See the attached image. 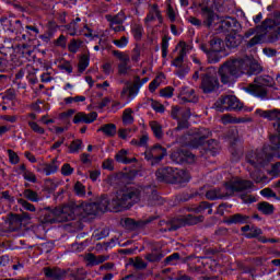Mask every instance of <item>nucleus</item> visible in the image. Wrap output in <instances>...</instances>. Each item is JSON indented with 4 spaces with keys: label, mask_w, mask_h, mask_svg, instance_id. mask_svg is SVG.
<instances>
[{
    "label": "nucleus",
    "mask_w": 280,
    "mask_h": 280,
    "mask_svg": "<svg viewBox=\"0 0 280 280\" xmlns=\"http://www.w3.org/2000/svg\"><path fill=\"white\" fill-rule=\"evenodd\" d=\"M82 148H84V144L81 139H75L70 143V145H68L70 154L80 153V150H82Z\"/></svg>",
    "instance_id": "nucleus-39"
},
{
    "label": "nucleus",
    "mask_w": 280,
    "mask_h": 280,
    "mask_svg": "<svg viewBox=\"0 0 280 280\" xmlns=\"http://www.w3.org/2000/svg\"><path fill=\"white\" fill-rule=\"evenodd\" d=\"M185 221L188 224L194 225V224H198V222H202V217H195L192 214H188L186 215Z\"/></svg>",
    "instance_id": "nucleus-63"
},
{
    "label": "nucleus",
    "mask_w": 280,
    "mask_h": 280,
    "mask_svg": "<svg viewBox=\"0 0 280 280\" xmlns=\"http://www.w3.org/2000/svg\"><path fill=\"white\" fill-rule=\"evenodd\" d=\"M221 27L224 30V32L234 33L242 30V24H240L235 18H225L223 21H221Z\"/></svg>",
    "instance_id": "nucleus-22"
},
{
    "label": "nucleus",
    "mask_w": 280,
    "mask_h": 280,
    "mask_svg": "<svg viewBox=\"0 0 280 280\" xmlns=\"http://www.w3.org/2000/svg\"><path fill=\"white\" fill-rule=\"evenodd\" d=\"M160 226H162V233H167V231H178V229L183 226V222H180V220H173L170 222L161 221Z\"/></svg>",
    "instance_id": "nucleus-27"
},
{
    "label": "nucleus",
    "mask_w": 280,
    "mask_h": 280,
    "mask_svg": "<svg viewBox=\"0 0 280 280\" xmlns=\"http://www.w3.org/2000/svg\"><path fill=\"white\" fill-rule=\"evenodd\" d=\"M254 185L253 182L248 179H242L240 177H233L228 183L224 184L221 188H217L219 191L220 200L231 198L233 194H238L240 191H250Z\"/></svg>",
    "instance_id": "nucleus-7"
},
{
    "label": "nucleus",
    "mask_w": 280,
    "mask_h": 280,
    "mask_svg": "<svg viewBox=\"0 0 280 280\" xmlns=\"http://www.w3.org/2000/svg\"><path fill=\"white\" fill-rule=\"evenodd\" d=\"M165 156H167V149L163 148L161 144H155L144 152V159L151 161V165L161 163Z\"/></svg>",
    "instance_id": "nucleus-16"
},
{
    "label": "nucleus",
    "mask_w": 280,
    "mask_h": 280,
    "mask_svg": "<svg viewBox=\"0 0 280 280\" xmlns=\"http://www.w3.org/2000/svg\"><path fill=\"white\" fill-rule=\"evenodd\" d=\"M113 56L119 60L118 75H129L130 71H132V66H130V56L120 50H114Z\"/></svg>",
    "instance_id": "nucleus-17"
},
{
    "label": "nucleus",
    "mask_w": 280,
    "mask_h": 280,
    "mask_svg": "<svg viewBox=\"0 0 280 280\" xmlns=\"http://www.w3.org/2000/svg\"><path fill=\"white\" fill-rule=\"evenodd\" d=\"M172 159H174L176 163H194L196 161V155H194L191 151L179 150L172 154Z\"/></svg>",
    "instance_id": "nucleus-20"
},
{
    "label": "nucleus",
    "mask_w": 280,
    "mask_h": 280,
    "mask_svg": "<svg viewBox=\"0 0 280 280\" xmlns=\"http://www.w3.org/2000/svg\"><path fill=\"white\" fill-rule=\"evenodd\" d=\"M199 78L201 80L200 89L206 95L215 93L220 89V79H218L215 69L199 67L192 74V80H198Z\"/></svg>",
    "instance_id": "nucleus-5"
},
{
    "label": "nucleus",
    "mask_w": 280,
    "mask_h": 280,
    "mask_svg": "<svg viewBox=\"0 0 280 280\" xmlns=\"http://www.w3.org/2000/svg\"><path fill=\"white\" fill-rule=\"evenodd\" d=\"M264 234V231H261V229L257 228V226H252L249 230V233L246 234V237L248 240H253V238H257L259 240V237H262L261 235Z\"/></svg>",
    "instance_id": "nucleus-47"
},
{
    "label": "nucleus",
    "mask_w": 280,
    "mask_h": 280,
    "mask_svg": "<svg viewBox=\"0 0 280 280\" xmlns=\"http://www.w3.org/2000/svg\"><path fill=\"white\" fill-rule=\"evenodd\" d=\"M210 51H224V40L220 37H213L210 40Z\"/></svg>",
    "instance_id": "nucleus-37"
},
{
    "label": "nucleus",
    "mask_w": 280,
    "mask_h": 280,
    "mask_svg": "<svg viewBox=\"0 0 280 280\" xmlns=\"http://www.w3.org/2000/svg\"><path fill=\"white\" fill-rule=\"evenodd\" d=\"M80 47H82V40L72 39L68 46V49L71 51V54H75Z\"/></svg>",
    "instance_id": "nucleus-57"
},
{
    "label": "nucleus",
    "mask_w": 280,
    "mask_h": 280,
    "mask_svg": "<svg viewBox=\"0 0 280 280\" xmlns=\"http://www.w3.org/2000/svg\"><path fill=\"white\" fill-rule=\"evenodd\" d=\"M97 119V113L93 112L90 114L78 113L73 118V124H93Z\"/></svg>",
    "instance_id": "nucleus-24"
},
{
    "label": "nucleus",
    "mask_w": 280,
    "mask_h": 280,
    "mask_svg": "<svg viewBox=\"0 0 280 280\" xmlns=\"http://www.w3.org/2000/svg\"><path fill=\"white\" fill-rule=\"evenodd\" d=\"M209 135H211L209 130L201 129L199 133L190 140L192 148H199V145H202V143H205V141L208 139Z\"/></svg>",
    "instance_id": "nucleus-29"
},
{
    "label": "nucleus",
    "mask_w": 280,
    "mask_h": 280,
    "mask_svg": "<svg viewBox=\"0 0 280 280\" xmlns=\"http://www.w3.org/2000/svg\"><path fill=\"white\" fill-rule=\"evenodd\" d=\"M150 128H151L154 137H156V139H163V126H161V124H159V121L152 120L150 122Z\"/></svg>",
    "instance_id": "nucleus-38"
},
{
    "label": "nucleus",
    "mask_w": 280,
    "mask_h": 280,
    "mask_svg": "<svg viewBox=\"0 0 280 280\" xmlns=\"http://www.w3.org/2000/svg\"><path fill=\"white\" fill-rule=\"evenodd\" d=\"M158 180L160 183H171L172 185H177L180 183H189V173L183 170L174 167H162L155 173Z\"/></svg>",
    "instance_id": "nucleus-8"
},
{
    "label": "nucleus",
    "mask_w": 280,
    "mask_h": 280,
    "mask_svg": "<svg viewBox=\"0 0 280 280\" xmlns=\"http://www.w3.org/2000/svg\"><path fill=\"white\" fill-rule=\"evenodd\" d=\"M166 16L170 21V23H178L180 21L178 11L172 7V4H167L166 7Z\"/></svg>",
    "instance_id": "nucleus-35"
},
{
    "label": "nucleus",
    "mask_w": 280,
    "mask_h": 280,
    "mask_svg": "<svg viewBox=\"0 0 280 280\" xmlns=\"http://www.w3.org/2000/svg\"><path fill=\"white\" fill-rule=\"evenodd\" d=\"M206 198L208 200H220V192L218 188L210 189L206 192Z\"/></svg>",
    "instance_id": "nucleus-56"
},
{
    "label": "nucleus",
    "mask_w": 280,
    "mask_h": 280,
    "mask_svg": "<svg viewBox=\"0 0 280 280\" xmlns=\"http://www.w3.org/2000/svg\"><path fill=\"white\" fill-rule=\"evenodd\" d=\"M81 209L83 210V213H85L86 215H97V213H100L97 210V205L95 202H83L81 203Z\"/></svg>",
    "instance_id": "nucleus-36"
},
{
    "label": "nucleus",
    "mask_w": 280,
    "mask_h": 280,
    "mask_svg": "<svg viewBox=\"0 0 280 280\" xmlns=\"http://www.w3.org/2000/svg\"><path fill=\"white\" fill-rule=\"evenodd\" d=\"M18 205H20L24 211H31L32 213L36 211V207L23 198L18 199Z\"/></svg>",
    "instance_id": "nucleus-46"
},
{
    "label": "nucleus",
    "mask_w": 280,
    "mask_h": 280,
    "mask_svg": "<svg viewBox=\"0 0 280 280\" xmlns=\"http://www.w3.org/2000/svg\"><path fill=\"white\" fill-rule=\"evenodd\" d=\"M7 152L9 154V161L12 165H16L19 161H21L19 154H16V152H14L12 149L7 150Z\"/></svg>",
    "instance_id": "nucleus-59"
},
{
    "label": "nucleus",
    "mask_w": 280,
    "mask_h": 280,
    "mask_svg": "<svg viewBox=\"0 0 280 280\" xmlns=\"http://www.w3.org/2000/svg\"><path fill=\"white\" fill-rule=\"evenodd\" d=\"M244 37L242 35L237 34V32L230 33L225 37V45L226 47H230V49H235V47H240L242 45V40Z\"/></svg>",
    "instance_id": "nucleus-26"
},
{
    "label": "nucleus",
    "mask_w": 280,
    "mask_h": 280,
    "mask_svg": "<svg viewBox=\"0 0 280 280\" xmlns=\"http://www.w3.org/2000/svg\"><path fill=\"white\" fill-rule=\"evenodd\" d=\"M214 107L218 113H224L225 110H234L237 113L244 108V103H241L240 98L235 95H225L218 98L214 103Z\"/></svg>",
    "instance_id": "nucleus-15"
},
{
    "label": "nucleus",
    "mask_w": 280,
    "mask_h": 280,
    "mask_svg": "<svg viewBox=\"0 0 280 280\" xmlns=\"http://www.w3.org/2000/svg\"><path fill=\"white\" fill-rule=\"evenodd\" d=\"M178 259H180V254L174 253V254H172L171 256L166 257V258L164 259V262H165L167 266H176V261H178Z\"/></svg>",
    "instance_id": "nucleus-55"
},
{
    "label": "nucleus",
    "mask_w": 280,
    "mask_h": 280,
    "mask_svg": "<svg viewBox=\"0 0 280 280\" xmlns=\"http://www.w3.org/2000/svg\"><path fill=\"white\" fill-rule=\"evenodd\" d=\"M270 161H272V154L270 153V147L268 145H265L260 150L249 151L246 154V162L256 170L255 172L249 173L250 178L256 183H264V176L259 173V170L266 167Z\"/></svg>",
    "instance_id": "nucleus-3"
},
{
    "label": "nucleus",
    "mask_w": 280,
    "mask_h": 280,
    "mask_svg": "<svg viewBox=\"0 0 280 280\" xmlns=\"http://www.w3.org/2000/svg\"><path fill=\"white\" fill-rule=\"evenodd\" d=\"M115 160L117 161V163H122L124 165H130V163H137V159L136 158H128V150L126 149H121L120 151H118L115 155Z\"/></svg>",
    "instance_id": "nucleus-30"
},
{
    "label": "nucleus",
    "mask_w": 280,
    "mask_h": 280,
    "mask_svg": "<svg viewBox=\"0 0 280 280\" xmlns=\"http://www.w3.org/2000/svg\"><path fill=\"white\" fill-rule=\"evenodd\" d=\"M28 126L33 132L37 135H45V129L40 127L36 121H28Z\"/></svg>",
    "instance_id": "nucleus-58"
},
{
    "label": "nucleus",
    "mask_w": 280,
    "mask_h": 280,
    "mask_svg": "<svg viewBox=\"0 0 280 280\" xmlns=\"http://www.w3.org/2000/svg\"><path fill=\"white\" fill-rule=\"evenodd\" d=\"M89 62H91V57L88 54L81 56L79 60V72L84 73L89 67Z\"/></svg>",
    "instance_id": "nucleus-43"
},
{
    "label": "nucleus",
    "mask_w": 280,
    "mask_h": 280,
    "mask_svg": "<svg viewBox=\"0 0 280 280\" xmlns=\"http://www.w3.org/2000/svg\"><path fill=\"white\" fill-rule=\"evenodd\" d=\"M132 108H126L122 113V121L126 126L132 124L135 121V117H132Z\"/></svg>",
    "instance_id": "nucleus-49"
},
{
    "label": "nucleus",
    "mask_w": 280,
    "mask_h": 280,
    "mask_svg": "<svg viewBox=\"0 0 280 280\" xmlns=\"http://www.w3.org/2000/svg\"><path fill=\"white\" fill-rule=\"evenodd\" d=\"M230 152L232 154V161H240V159H242V154H244L242 149H236L233 144L230 148Z\"/></svg>",
    "instance_id": "nucleus-53"
},
{
    "label": "nucleus",
    "mask_w": 280,
    "mask_h": 280,
    "mask_svg": "<svg viewBox=\"0 0 280 280\" xmlns=\"http://www.w3.org/2000/svg\"><path fill=\"white\" fill-rule=\"evenodd\" d=\"M127 189H136L138 194V199L135 201L137 203L140 200H144V202H148L150 207H154L156 205H163V200H161V197L159 196V192H156V188L154 186H144L140 188L136 187H126Z\"/></svg>",
    "instance_id": "nucleus-11"
},
{
    "label": "nucleus",
    "mask_w": 280,
    "mask_h": 280,
    "mask_svg": "<svg viewBox=\"0 0 280 280\" xmlns=\"http://www.w3.org/2000/svg\"><path fill=\"white\" fill-rule=\"evenodd\" d=\"M207 56L208 62H210V65H215L220 62V60H222V56L220 55L219 51L215 50H210Z\"/></svg>",
    "instance_id": "nucleus-48"
},
{
    "label": "nucleus",
    "mask_w": 280,
    "mask_h": 280,
    "mask_svg": "<svg viewBox=\"0 0 280 280\" xmlns=\"http://www.w3.org/2000/svg\"><path fill=\"white\" fill-rule=\"evenodd\" d=\"M73 207L66 205L62 207H57L55 209H44L42 211L40 221L44 224H57L60 222H69V220H73Z\"/></svg>",
    "instance_id": "nucleus-6"
},
{
    "label": "nucleus",
    "mask_w": 280,
    "mask_h": 280,
    "mask_svg": "<svg viewBox=\"0 0 280 280\" xmlns=\"http://www.w3.org/2000/svg\"><path fill=\"white\" fill-rule=\"evenodd\" d=\"M139 199V194L135 188H121L116 192V196L108 199V196L103 195L95 201L98 213H105V211H113L119 213L124 209H130L135 202Z\"/></svg>",
    "instance_id": "nucleus-2"
},
{
    "label": "nucleus",
    "mask_w": 280,
    "mask_h": 280,
    "mask_svg": "<svg viewBox=\"0 0 280 280\" xmlns=\"http://www.w3.org/2000/svg\"><path fill=\"white\" fill-rule=\"evenodd\" d=\"M175 49L178 52L177 57L173 60V67L178 68L176 71L178 78H185L189 73V67L183 66V62H185V57L191 51L192 47L185 42H179Z\"/></svg>",
    "instance_id": "nucleus-9"
},
{
    "label": "nucleus",
    "mask_w": 280,
    "mask_h": 280,
    "mask_svg": "<svg viewBox=\"0 0 280 280\" xmlns=\"http://www.w3.org/2000/svg\"><path fill=\"white\" fill-rule=\"evenodd\" d=\"M264 68L255 58L245 56L238 58H231L219 68V75L222 84L233 82L234 78H242V75H259Z\"/></svg>",
    "instance_id": "nucleus-1"
},
{
    "label": "nucleus",
    "mask_w": 280,
    "mask_h": 280,
    "mask_svg": "<svg viewBox=\"0 0 280 280\" xmlns=\"http://www.w3.org/2000/svg\"><path fill=\"white\" fill-rule=\"evenodd\" d=\"M65 28L67 30L70 36H78V34H80V28L78 24H75V22H70L65 26Z\"/></svg>",
    "instance_id": "nucleus-50"
},
{
    "label": "nucleus",
    "mask_w": 280,
    "mask_h": 280,
    "mask_svg": "<svg viewBox=\"0 0 280 280\" xmlns=\"http://www.w3.org/2000/svg\"><path fill=\"white\" fill-rule=\"evenodd\" d=\"M162 258H163V255L161 254V252H152L145 255L147 261H150L151 264L161 261Z\"/></svg>",
    "instance_id": "nucleus-51"
},
{
    "label": "nucleus",
    "mask_w": 280,
    "mask_h": 280,
    "mask_svg": "<svg viewBox=\"0 0 280 280\" xmlns=\"http://www.w3.org/2000/svg\"><path fill=\"white\" fill-rule=\"evenodd\" d=\"M106 21L113 25H124L126 21V13L124 11L118 12L116 15L107 14L105 15Z\"/></svg>",
    "instance_id": "nucleus-32"
},
{
    "label": "nucleus",
    "mask_w": 280,
    "mask_h": 280,
    "mask_svg": "<svg viewBox=\"0 0 280 280\" xmlns=\"http://www.w3.org/2000/svg\"><path fill=\"white\" fill-rule=\"evenodd\" d=\"M143 224H148V222H137L133 219H125V226L129 231H135V229H139V226H143Z\"/></svg>",
    "instance_id": "nucleus-45"
},
{
    "label": "nucleus",
    "mask_w": 280,
    "mask_h": 280,
    "mask_svg": "<svg viewBox=\"0 0 280 280\" xmlns=\"http://www.w3.org/2000/svg\"><path fill=\"white\" fill-rule=\"evenodd\" d=\"M47 27V33L50 35V36H54V34H56L58 32V24L54 21H49L46 25Z\"/></svg>",
    "instance_id": "nucleus-60"
},
{
    "label": "nucleus",
    "mask_w": 280,
    "mask_h": 280,
    "mask_svg": "<svg viewBox=\"0 0 280 280\" xmlns=\"http://www.w3.org/2000/svg\"><path fill=\"white\" fill-rule=\"evenodd\" d=\"M258 210L261 211L265 215H272L275 213V206L269 202L262 201L258 205Z\"/></svg>",
    "instance_id": "nucleus-40"
},
{
    "label": "nucleus",
    "mask_w": 280,
    "mask_h": 280,
    "mask_svg": "<svg viewBox=\"0 0 280 280\" xmlns=\"http://www.w3.org/2000/svg\"><path fill=\"white\" fill-rule=\"evenodd\" d=\"M74 194L83 198V196H86V187H84L82 183L77 182L74 184Z\"/></svg>",
    "instance_id": "nucleus-54"
},
{
    "label": "nucleus",
    "mask_w": 280,
    "mask_h": 280,
    "mask_svg": "<svg viewBox=\"0 0 280 280\" xmlns=\"http://www.w3.org/2000/svg\"><path fill=\"white\" fill-rule=\"evenodd\" d=\"M128 36H121L119 39H113V45L118 47V49H124V47H128Z\"/></svg>",
    "instance_id": "nucleus-52"
},
{
    "label": "nucleus",
    "mask_w": 280,
    "mask_h": 280,
    "mask_svg": "<svg viewBox=\"0 0 280 280\" xmlns=\"http://www.w3.org/2000/svg\"><path fill=\"white\" fill-rule=\"evenodd\" d=\"M23 197L26 198V200H30L31 202H38L40 200V197H38V192L30 188L23 191Z\"/></svg>",
    "instance_id": "nucleus-44"
},
{
    "label": "nucleus",
    "mask_w": 280,
    "mask_h": 280,
    "mask_svg": "<svg viewBox=\"0 0 280 280\" xmlns=\"http://www.w3.org/2000/svg\"><path fill=\"white\" fill-rule=\"evenodd\" d=\"M46 279L60 280L65 277V271L58 267H46L43 269Z\"/></svg>",
    "instance_id": "nucleus-25"
},
{
    "label": "nucleus",
    "mask_w": 280,
    "mask_h": 280,
    "mask_svg": "<svg viewBox=\"0 0 280 280\" xmlns=\"http://www.w3.org/2000/svg\"><path fill=\"white\" fill-rule=\"evenodd\" d=\"M275 85V79L270 75L257 77L254 83L247 88L248 93L255 95V97H266L268 95V86Z\"/></svg>",
    "instance_id": "nucleus-10"
},
{
    "label": "nucleus",
    "mask_w": 280,
    "mask_h": 280,
    "mask_svg": "<svg viewBox=\"0 0 280 280\" xmlns=\"http://www.w3.org/2000/svg\"><path fill=\"white\" fill-rule=\"evenodd\" d=\"M23 178L24 180H27L28 183H36V174H34L32 171H25V173H23Z\"/></svg>",
    "instance_id": "nucleus-64"
},
{
    "label": "nucleus",
    "mask_w": 280,
    "mask_h": 280,
    "mask_svg": "<svg viewBox=\"0 0 280 280\" xmlns=\"http://www.w3.org/2000/svg\"><path fill=\"white\" fill-rule=\"evenodd\" d=\"M226 224H246L248 222V217L244 214L236 213L234 215L229 217L225 220Z\"/></svg>",
    "instance_id": "nucleus-34"
},
{
    "label": "nucleus",
    "mask_w": 280,
    "mask_h": 280,
    "mask_svg": "<svg viewBox=\"0 0 280 280\" xmlns=\"http://www.w3.org/2000/svg\"><path fill=\"white\" fill-rule=\"evenodd\" d=\"M160 95H161V97H166V98L173 97L174 96V88L166 86V88L160 90Z\"/></svg>",
    "instance_id": "nucleus-61"
},
{
    "label": "nucleus",
    "mask_w": 280,
    "mask_h": 280,
    "mask_svg": "<svg viewBox=\"0 0 280 280\" xmlns=\"http://www.w3.org/2000/svg\"><path fill=\"white\" fill-rule=\"evenodd\" d=\"M257 115L264 117V119H269V121H275L273 127L278 132H280V109H271V110H256Z\"/></svg>",
    "instance_id": "nucleus-18"
},
{
    "label": "nucleus",
    "mask_w": 280,
    "mask_h": 280,
    "mask_svg": "<svg viewBox=\"0 0 280 280\" xmlns=\"http://www.w3.org/2000/svg\"><path fill=\"white\" fill-rule=\"evenodd\" d=\"M131 34H132L135 40H141V38H143V25L132 24L131 25Z\"/></svg>",
    "instance_id": "nucleus-41"
},
{
    "label": "nucleus",
    "mask_w": 280,
    "mask_h": 280,
    "mask_svg": "<svg viewBox=\"0 0 280 280\" xmlns=\"http://www.w3.org/2000/svg\"><path fill=\"white\" fill-rule=\"evenodd\" d=\"M110 259L109 255H98L96 256L93 253H89L84 257V261L89 268H93V266H100Z\"/></svg>",
    "instance_id": "nucleus-19"
},
{
    "label": "nucleus",
    "mask_w": 280,
    "mask_h": 280,
    "mask_svg": "<svg viewBox=\"0 0 280 280\" xmlns=\"http://www.w3.org/2000/svg\"><path fill=\"white\" fill-rule=\"evenodd\" d=\"M8 222H9L10 229H12L13 231H19V229L23 226V217H21V214L11 213L8 217Z\"/></svg>",
    "instance_id": "nucleus-31"
},
{
    "label": "nucleus",
    "mask_w": 280,
    "mask_h": 280,
    "mask_svg": "<svg viewBox=\"0 0 280 280\" xmlns=\"http://www.w3.org/2000/svg\"><path fill=\"white\" fill-rule=\"evenodd\" d=\"M222 0H205L201 5V19L203 20V25L206 27H211L213 21H215V12L213 10L220 11L222 8Z\"/></svg>",
    "instance_id": "nucleus-12"
},
{
    "label": "nucleus",
    "mask_w": 280,
    "mask_h": 280,
    "mask_svg": "<svg viewBox=\"0 0 280 280\" xmlns=\"http://www.w3.org/2000/svg\"><path fill=\"white\" fill-rule=\"evenodd\" d=\"M60 167V161L58 159H54L51 163L40 164L37 168V172L40 174H45L46 176H51V174H56Z\"/></svg>",
    "instance_id": "nucleus-21"
},
{
    "label": "nucleus",
    "mask_w": 280,
    "mask_h": 280,
    "mask_svg": "<svg viewBox=\"0 0 280 280\" xmlns=\"http://www.w3.org/2000/svg\"><path fill=\"white\" fill-rule=\"evenodd\" d=\"M171 117L177 121V127L174 129L175 132H178L179 130H187V128H189L191 110L189 108L174 105L171 108Z\"/></svg>",
    "instance_id": "nucleus-14"
},
{
    "label": "nucleus",
    "mask_w": 280,
    "mask_h": 280,
    "mask_svg": "<svg viewBox=\"0 0 280 280\" xmlns=\"http://www.w3.org/2000/svg\"><path fill=\"white\" fill-rule=\"evenodd\" d=\"M156 19L160 23H163V15L161 14V10H159V4H153L144 21L145 23H152V21H156Z\"/></svg>",
    "instance_id": "nucleus-28"
},
{
    "label": "nucleus",
    "mask_w": 280,
    "mask_h": 280,
    "mask_svg": "<svg viewBox=\"0 0 280 280\" xmlns=\"http://www.w3.org/2000/svg\"><path fill=\"white\" fill-rule=\"evenodd\" d=\"M222 124H244L246 122L245 118H236L233 117L231 114H225L221 118Z\"/></svg>",
    "instance_id": "nucleus-42"
},
{
    "label": "nucleus",
    "mask_w": 280,
    "mask_h": 280,
    "mask_svg": "<svg viewBox=\"0 0 280 280\" xmlns=\"http://www.w3.org/2000/svg\"><path fill=\"white\" fill-rule=\"evenodd\" d=\"M261 40H264V34H257L247 43V47H255V45H259Z\"/></svg>",
    "instance_id": "nucleus-62"
},
{
    "label": "nucleus",
    "mask_w": 280,
    "mask_h": 280,
    "mask_svg": "<svg viewBox=\"0 0 280 280\" xmlns=\"http://www.w3.org/2000/svg\"><path fill=\"white\" fill-rule=\"evenodd\" d=\"M267 18L258 26L259 31L267 36L269 43H277L280 38V10L275 4L267 7Z\"/></svg>",
    "instance_id": "nucleus-4"
},
{
    "label": "nucleus",
    "mask_w": 280,
    "mask_h": 280,
    "mask_svg": "<svg viewBox=\"0 0 280 280\" xmlns=\"http://www.w3.org/2000/svg\"><path fill=\"white\" fill-rule=\"evenodd\" d=\"M150 78L148 77L141 79L139 75H136L132 84L122 88L120 92V100H125L127 104H130V102L139 95L141 86H143V84H148Z\"/></svg>",
    "instance_id": "nucleus-13"
},
{
    "label": "nucleus",
    "mask_w": 280,
    "mask_h": 280,
    "mask_svg": "<svg viewBox=\"0 0 280 280\" xmlns=\"http://www.w3.org/2000/svg\"><path fill=\"white\" fill-rule=\"evenodd\" d=\"M97 132L104 133L105 137L113 138V137H115V135H117V125L105 124L97 130Z\"/></svg>",
    "instance_id": "nucleus-33"
},
{
    "label": "nucleus",
    "mask_w": 280,
    "mask_h": 280,
    "mask_svg": "<svg viewBox=\"0 0 280 280\" xmlns=\"http://www.w3.org/2000/svg\"><path fill=\"white\" fill-rule=\"evenodd\" d=\"M179 98L182 102H188L190 104H198V95H196V91L190 88H183L179 92Z\"/></svg>",
    "instance_id": "nucleus-23"
}]
</instances>
